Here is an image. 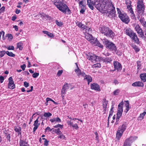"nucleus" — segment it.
<instances>
[{"mask_svg": "<svg viewBox=\"0 0 146 146\" xmlns=\"http://www.w3.org/2000/svg\"><path fill=\"white\" fill-rule=\"evenodd\" d=\"M95 6L98 10L102 13H108L112 17L115 16V7L111 0H101L95 2Z\"/></svg>", "mask_w": 146, "mask_h": 146, "instance_id": "f257e3e1", "label": "nucleus"}, {"mask_svg": "<svg viewBox=\"0 0 146 146\" xmlns=\"http://www.w3.org/2000/svg\"><path fill=\"white\" fill-rule=\"evenodd\" d=\"M53 2L54 4L59 10L62 12L66 13V12L70 11L67 5L64 3L62 0H51Z\"/></svg>", "mask_w": 146, "mask_h": 146, "instance_id": "f03ea898", "label": "nucleus"}, {"mask_svg": "<svg viewBox=\"0 0 146 146\" xmlns=\"http://www.w3.org/2000/svg\"><path fill=\"white\" fill-rule=\"evenodd\" d=\"M90 28H88V29H85V32L86 34H85V38L92 44H94V46H98L102 48L103 46L96 39L94 38L92 36V35L90 34L88 31H89Z\"/></svg>", "mask_w": 146, "mask_h": 146, "instance_id": "7ed1b4c3", "label": "nucleus"}, {"mask_svg": "<svg viewBox=\"0 0 146 146\" xmlns=\"http://www.w3.org/2000/svg\"><path fill=\"white\" fill-rule=\"evenodd\" d=\"M99 29L100 32L106 36L110 37L111 38L113 37L114 33L112 30L107 27L102 26L99 28Z\"/></svg>", "mask_w": 146, "mask_h": 146, "instance_id": "20e7f679", "label": "nucleus"}, {"mask_svg": "<svg viewBox=\"0 0 146 146\" xmlns=\"http://www.w3.org/2000/svg\"><path fill=\"white\" fill-rule=\"evenodd\" d=\"M125 33L129 36L136 43L138 44L139 40L137 38L136 34L133 31L129 28L125 29L124 30Z\"/></svg>", "mask_w": 146, "mask_h": 146, "instance_id": "39448f33", "label": "nucleus"}, {"mask_svg": "<svg viewBox=\"0 0 146 146\" xmlns=\"http://www.w3.org/2000/svg\"><path fill=\"white\" fill-rule=\"evenodd\" d=\"M145 10V5L143 0H137V14L140 15H142Z\"/></svg>", "mask_w": 146, "mask_h": 146, "instance_id": "423d86ee", "label": "nucleus"}, {"mask_svg": "<svg viewBox=\"0 0 146 146\" xmlns=\"http://www.w3.org/2000/svg\"><path fill=\"white\" fill-rule=\"evenodd\" d=\"M117 11L119 17L123 22L128 23L129 21V18L127 14L123 12H121L118 8H117Z\"/></svg>", "mask_w": 146, "mask_h": 146, "instance_id": "0eeeda50", "label": "nucleus"}, {"mask_svg": "<svg viewBox=\"0 0 146 146\" xmlns=\"http://www.w3.org/2000/svg\"><path fill=\"white\" fill-rule=\"evenodd\" d=\"M104 44L106 45V47H108L110 49L115 52L116 48L115 44L112 42H110L106 39H104L103 40Z\"/></svg>", "mask_w": 146, "mask_h": 146, "instance_id": "6e6552de", "label": "nucleus"}, {"mask_svg": "<svg viewBox=\"0 0 146 146\" xmlns=\"http://www.w3.org/2000/svg\"><path fill=\"white\" fill-rule=\"evenodd\" d=\"M123 102L122 101L118 106L117 112L116 117V122L118 121L121 116L123 111Z\"/></svg>", "mask_w": 146, "mask_h": 146, "instance_id": "1a4fd4ad", "label": "nucleus"}, {"mask_svg": "<svg viewBox=\"0 0 146 146\" xmlns=\"http://www.w3.org/2000/svg\"><path fill=\"white\" fill-rule=\"evenodd\" d=\"M86 55L87 59L92 62H94V61H100V56H97L95 54L90 52Z\"/></svg>", "mask_w": 146, "mask_h": 146, "instance_id": "9d476101", "label": "nucleus"}, {"mask_svg": "<svg viewBox=\"0 0 146 146\" xmlns=\"http://www.w3.org/2000/svg\"><path fill=\"white\" fill-rule=\"evenodd\" d=\"M137 138V137L131 136L127 138L125 141L123 146H131L133 142L136 140Z\"/></svg>", "mask_w": 146, "mask_h": 146, "instance_id": "9b49d317", "label": "nucleus"}, {"mask_svg": "<svg viewBox=\"0 0 146 146\" xmlns=\"http://www.w3.org/2000/svg\"><path fill=\"white\" fill-rule=\"evenodd\" d=\"M134 27H135V31L138 34H139V36L142 37L143 36V33L139 25L137 24H135L134 25Z\"/></svg>", "mask_w": 146, "mask_h": 146, "instance_id": "f8f14e48", "label": "nucleus"}, {"mask_svg": "<svg viewBox=\"0 0 146 146\" xmlns=\"http://www.w3.org/2000/svg\"><path fill=\"white\" fill-rule=\"evenodd\" d=\"M90 87L92 90H94L96 91L100 92L101 91L100 86L96 83H94L91 84Z\"/></svg>", "mask_w": 146, "mask_h": 146, "instance_id": "ddd939ff", "label": "nucleus"}, {"mask_svg": "<svg viewBox=\"0 0 146 146\" xmlns=\"http://www.w3.org/2000/svg\"><path fill=\"white\" fill-rule=\"evenodd\" d=\"M9 82L8 84V87L9 88L13 89L15 87V86L14 84V82L13 80L12 77H10L8 79Z\"/></svg>", "mask_w": 146, "mask_h": 146, "instance_id": "4468645a", "label": "nucleus"}, {"mask_svg": "<svg viewBox=\"0 0 146 146\" xmlns=\"http://www.w3.org/2000/svg\"><path fill=\"white\" fill-rule=\"evenodd\" d=\"M113 64L115 70L119 71L121 69L122 67L121 64L118 62L114 61L113 62Z\"/></svg>", "mask_w": 146, "mask_h": 146, "instance_id": "2eb2a0df", "label": "nucleus"}, {"mask_svg": "<svg viewBox=\"0 0 146 146\" xmlns=\"http://www.w3.org/2000/svg\"><path fill=\"white\" fill-rule=\"evenodd\" d=\"M138 18L139 19V21L145 30L146 31V21H145V19L143 17L141 16L140 18L139 16Z\"/></svg>", "mask_w": 146, "mask_h": 146, "instance_id": "dca6fc26", "label": "nucleus"}, {"mask_svg": "<svg viewBox=\"0 0 146 146\" xmlns=\"http://www.w3.org/2000/svg\"><path fill=\"white\" fill-rule=\"evenodd\" d=\"M87 5L89 8L93 10L94 6H95V2H94L92 0H87Z\"/></svg>", "mask_w": 146, "mask_h": 146, "instance_id": "f3484780", "label": "nucleus"}, {"mask_svg": "<svg viewBox=\"0 0 146 146\" xmlns=\"http://www.w3.org/2000/svg\"><path fill=\"white\" fill-rule=\"evenodd\" d=\"M112 60V59L111 58L106 57L104 58L100 57V61H102L106 63H110Z\"/></svg>", "mask_w": 146, "mask_h": 146, "instance_id": "a211bd4d", "label": "nucleus"}, {"mask_svg": "<svg viewBox=\"0 0 146 146\" xmlns=\"http://www.w3.org/2000/svg\"><path fill=\"white\" fill-rule=\"evenodd\" d=\"M38 118L39 117H38L37 119L34 121V123L33 124V125L34 126L33 129V132H34L37 129L38 127L40 125V123H38Z\"/></svg>", "mask_w": 146, "mask_h": 146, "instance_id": "6ab92c4d", "label": "nucleus"}, {"mask_svg": "<svg viewBox=\"0 0 146 146\" xmlns=\"http://www.w3.org/2000/svg\"><path fill=\"white\" fill-rule=\"evenodd\" d=\"M123 133V132L118 129L116 133V139L118 140H119Z\"/></svg>", "mask_w": 146, "mask_h": 146, "instance_id": "aec40b11", "label": "nucleus"}, {"mask_svg": "<svg viewBox=\"0 0 146 146\" xmlns=\"http://www.w3.org/2000/svg\"><path fill=\"white\" fill-rule=\"evenodd\" d=\"M132 86L134 87H143L144 84L141 82L137 81L133 83Z\"/></svg>", "mask_w": 146, "mask_h": 146, "instance_id": "412c9836", "label": "nucleus"}, {"mask_svg": "<svg viewBox=\"0 0 146 146\" xmlns=\"http://www.w3.org/2000/svg\"><path fill=\"white\" fill-rule=\"evenodd\" d=\"M127 126V123L125 122L121 126L119 127L118 129L124 132L126 130Z\"/></svg>", "mask_w": 146, "mask_h": 146, "instance_id": "4be33fe9", "label": "nucleus"}, {"mask_svg": "<svg viewBox=\"0 0 146 146\" xmlns=\"http://www.w3.org/2000/svg\"><path fill=\"white\" fill-rule=\"evenodd\" d=\"M50 121L52 123H54V124H56L60 122H61V119L58 117L53 118L52 119H50Z\"/></svg>", "mask_w": 146, "mask_h": 146, "instance_id": "5701e85b", "label": "nucleus"}, {"mask_svg": "<svg viewBox=\"0 0 146 146\" xmlns=\"http://www.w3.org/2000/svg\"><path fill=\"white\" fill-rule=\"evenodd\" d=\"M20 146H29L27 142L25 140H21L19 142Z\"/></svg>", "mask_w": 146, "mask_h": 146, "instance_id": "b1692460", "label": "nucleus"}, {"mask_svg": "<svg viewBox=\"0 0 146 146\" xmlns=\"http://www.w3.org/2000/svg\"><path fill=\"white\" fill-rule=\"evenodd\" d=\"M83 76L84 77V79H86L87 81L88 84L92 81V78L90 76L88 75H86L85 76L83 75Z\"/></svg>", "mask_w": 146, "mask_h": 146, "instance_id": "393cba45", "label": "nucleus"}, {"mask_svg": "<svg viewBox=\"0 0 146 146\" xmlns=\"http://www.w3.org/2000/svg\"><path fill=\"white\" fill-rule=\"evenodd\" d=\"M67 86V85H64V86L63 87V88L62 90L61 94L62 97L63 98L64 97V95L65 94L66 92V90H65V87H66Z\"/></svg>", "mask_w": 146, "mask_h": 146, "instance_id": "a878e982", "label": "nucleus"}, {"mask_svg": "<svg viewBox=\"0 0 146 146\" xmlns=\"http://www.w3.org/2000/svg\"><path fill=\"white\" fill-rule=\"evenodd\" d=\"M140 76L142 81L143 82L146 81V74H141Z\"/></svg>", "mask_w": 146, "mask_h": 146, "instance_id": "bb28decb", "label": "nucleus"}, {"mask_svg": "<svg viewBox=\"0 0 146 146\" xmlns=\"http://www.w3.org/2000/svg\"><path fill=\"white\" fill-rule=\"evenodd\" d=\"M77 25L79 27H81L82 28H83L84 30L88 29V28L86 26L82 25L81 23L80 22H77Z\"/></svg>", "mask_w": 146, "mask_h": 146, "instance_id": "cd10ccee", "label": "nucleus"}, {"mask_svg": "<svg viewBox=\"0 0 146 146\" xmlns=\"http://www.w3.org/2000/svg\"><path fill=\"white\" fill-rule=\"evenodd\" d=\"M125 102L126 103L125 104V106L126 107V109L125 110V111L126 113H127L129 109V102L128 101H125Z\"/></svg>", "mask_w": 146, "mask_h": 146, "instance_id": "c85d7f7f", "label": "nucleus"}, {"mask_svg": "<svg viewBox=\"0 0 146 146\" xmlns=\"http://www.w3.org/2000/svg\"><path fill=\"white\" fill-rule=\"evenodd\" d=\"M17 47L20 50H22L23 48V43L21 42L17 43Z\"/></svg>", "mask_w": 146, "mask_h": 146, "instance_id": "c756f323", "label": "nucleus"}, {"mask_svg": "<svg viewBox=\"0 0 146 146\" xmlns=\"http://www.w3.org/2000/svg\"><path fill=\"white\" fill-rule=\"evenodd\" d=\"M15 130L17 132L18 135H21V128L20 127H16L15 128Z\"/></svg>", "mask_w": 146, "mask_h": 146, "instance_id": "7c9ffc66", "label": "nucleus"}, {"mask_svg": "<svg viewBox=\"0 0 146 146\" xmlns=\"http://www.w3.org/2000/svg\"><path fill=\"white\" fill-rule=\"evenodd\" d=\"M108 104V102L106 100H104L103 101V107L104 109V110H105L107 108V105Z\"/></svg>", "mask_w": 146, "mask_h": 146, "instance_id": "2f4dec72", "label": "nucleus"}, {"mask_svg": "<svg viewBox=\"0 0 146 146\" xmlns=\"http://www.w3.org/2000/svg\"><path fill=\"white\" fill-rule=\"evenodd\" d=\"M83 0L81 1L79 3V6L80 7H86V4L84 3Z\"/></svg>", "mask_w": 146, "mask_h": 146, "instance_id": "473e14b6", "label": "nucleus"}, {"mask_svg": "<svg viewBox=\"0 0 146 146\" xmlns=\"http://www.w3.org/2000/svg\"><path fill=\"white\" fill-rule=\"evenodd\" d=\"M41 15V17L43 19H50V17H49L48 15H46L44 13H42V14Z\"/></svg>", "mask_w": 146, "mask_h": 146, "instance_id": "72a5a7b5", "label": "nucleus"}, {"mask_svg": "<svg viewBox=\"0 0 146 146\" xmlns=\"http://www.w3.org/2000/svg\"><path fill=\"white\" fill-rule=\"evenodd\" d=\"M101 66V65L100 64V63H98L94 64L92 65V67L93 68H98L100 67Z\"/></svg>", "mask_w": 146, "mask_h": 146, "instance_id": "f704fd0d", "label": "nucleus"}, {"mask_svg": "<svg viewBox=\"0 0 146 146\" xmlns=\"http://www.w3.org/2000/svg\"><path fill=\"white\" fill-rule=\"evenodd\" d=\"M6 54L8 55V56L14 57L15 56V54H13L11 52H9L8 51H6Z\"/></svg>", "mask_w": 146, "mask_h": 146, "instance_id": "c9c22d12", "label": "nucleus"}, {"mask_svg": "<svg viewBox=\"0 0 146 146\" xmlns=\"http://www.w3.org/2000/svg\"><path fill=\"white\" fill-rule=\"evenodd\" d=\"M53 131L58 135L60 134L61 133V131L59 128L54 129L53 130Z\"/></svg>", "mask_w": 146, "mask_h": 146, "instance_id": "e433bc0d", "label": "nucleus"}, {"mask_svg": "<svg viewBox=\"0 0 146 146\" xmlns=\"http://www.w3.org/2000/svg\"><path fill=\"white\" fill-rule=\"evenodd\" d=\"M127 8L128 10V12L130 13L131 12H132L133 11L131 7V5L130 4L129 5H128L127 6Z\"/></svg>", "mask_w": 146, "mask_h": 146, "instance_id": "4c0bfd02", "label": "nucleus"}, {"mask_svg": "<svg viewBox=\"0 0 146 146\" xmlns=\"http://www.w3.org/2000/svg\"><path fill=\"white\" fill-rule=\"evenodd\" d=\"M146 114V112H144L143 113H141L140 116L139 117L140 120H141L143 119L144 116Z\"/></svg>", "mask_w": 146, "mask_h": 146, "instance_id": "58836bf2", "label": "nucleus"}, {"mask_svg": "<svg viewBox=\"0 0 146 146\" xmlns=\"http://www.w3.org/2000/svg\"><path fill=\"white\" fill-rule=\"evenodd\" d=\"M6 36L8 37V40L9 41H11L13 38V36L11 34H8Z\"/></svg>", "mask_w": 146, "mask_h": 146, "instance_id": "ea45409f", "label": "nucleus"}, {"mask_svg": "<svg viewBox=\"0 0 146 146\" xmlns=\"http://www.w3.org/2000/svg\"><path fill=\"white\" fill-rule=\"evenodd\" d=\"M52 114L50 112H46L44 113V116L45 117H48L52 115Z\"/></svg>", "mask_w": 146, "mask_h": 146, "instance_id": "a19ab883", "label": "nucleus"}, {"mask_svg": "<svg viewBox=\"0 0 146 146\" xmlns=\"http://www.w3.org/2000/svg\"><path fill=\"white\" fill-rule=\"evenodd\" d=\"M8 50H14V47L13 46H7L5 47Z\"/></svg>", "mask_w": 146, "mask_h": 146, "instance_id": "79ce46f5", "label": "nucleus"}, {"mask_svg": "<svg viewBox=\"0 0 146 146\" xmlns=\"http://www.w3.org/2000/svg\"><path fill=\"white\" fill-rule=\"evenodd\" d=\"M71 127H72L73 129H77L79 128L77 124L76 123H75L74 124L73 123Z\"/></svg>", "mask_w": 146, "mask_h": 146, "instance_id": "37998d69", "label": "nucleus"}, {"mask_svg": "<svg viewBox=\"0 0 146 146\" xmlns=\"http://www.w3.org/2000/svg\"><path fill=\"white\" fill-rule=\"evenodd\" d=\"M6 53V51L4 50L1 51H0V56L1 57H3L5 54Z\"/></svg>", "mask_w": 146, "mask_h": 146, "instance_id": "c03bdc74", "label": "nucleus"}, {"mask_svg": "<svg viewBox=\"0 0 146 146\" xmlns=\"http://www.w3.org/2000/svg\"><path fill=\"white\" fill-rule=\"evenodd\" d=\"M75 64L76 65V66L77 67V68L75 70V72L76 73L77 72L78 73H81L80 69L78 67V64H77V63H75Z\"/></svg>", "mask_w": 146, "mask_h": 146, "instance_id": "a18cd8bd", "label": "nucleus"}, {"mask_svg": "<svg viewBox=\"0 0 146 146\" xmlns=\"http://www.w3.org/2000/svg\"><path fill=\"white\" fill-rule=\"evenodd\" d=\"M120 92V90L118 89H117L115 90L113 92V94L114 95H117L119 92Z\"/></svg>", "mask_w": 146, "mask_h": 146, "instance_id": "49530a36", "label": "nucleus"}, {"mask_svg": "<svg viewBox=\"0 0 146 146\" xmlns=\"http://www.w3.org/2000/svg\"><path fill=\"white\" fill-rule=\"evenodd\" d=\"M81 9L80 10V13H81L83 14L85 10L86 9V7H81Z\"/></svg>", "mask_w": 146, "mask_h": 146, "instance_id": "de8ad7c7", "label": "nucleus"}, {"mask_svg": "<svg viewBox=\"0 0 146 146\" xmlns=\"http://www.w3.org/2000/svg\"><path fill=\"white\" fill-rule=\"evenodd\" d=\"M56 23L57 25L59 26H61L63 25V24L62 23V22H58L57 21H56Z\"/></svg>", "mask_w": 146, "mask_h": 146, "instance_id": "09e8293b", "label": "nucleus"}, {"mask_svg": "<svg viewBox=\"0 0 146 146\" xmlns=\"http://www.w3.org/2000/svg\"><path fill=\"white\" fill-rule=\"evenodd\" d=\"M131 14V18L133 19H134L135 18V15L134 14L133 11V13L131 12L130 13Z\"/></svg>", "mask_w": 146, "mask_h": 146, "instance_id": "8fccbe9b", "label": "nucleus"}, {"mask_svg": "<svg viewBox=\"0 0 146 146\" xmlns=\"http://www.w3.org/2000/svg\"><path fill=\"white\" fill-rule=\"evenodd\" d=\"M62 127L63 125L60 124H57L54 126V127L55 128L60 127L61 128H62Z\"/></svg>", "mask_w": 146, "mask_h": 146, "instance_id": "3c124183", "label": "nucleus"}, {"mask_svg": "<svg viewBox=\"0 0 146 146\" xmlns=\"http://www.w3.org/2000/svg\"><path fill=\"white\" fill-rule=\"evenodd\" d=\"M58 138L64 139L65 138V137L63 134H60L58 136Z\"/></svg>", "mask_w": 146, "mask_h": 146, "instance_id": "603ef678", "label": "nucleus"}, {"mask_svg": "<svg viewBox=\"0 0 146 146\" xmlns=\"http://www.w3.org/2000/svg\"><path fill=\"white\" fill-rule=\"evenodd\" d=\"M48 36L50 37H52L54 36V35L52 33L48 32L47 34Z\"/></svg>", "mask_w": 146, "mask_h": 146, "instance_id": "864d4df0", "label": "nucleus"}, {"mask_svg": "<svg viewBox=\"0 0 146 146\" xmlns=\"http://www.w3.org/2000/svg\"><path fill=\"white\" fill-rule=\"evenodd\" d=\"M29 83L26 82H25L24 83V86L26 88L29 86Z\"/></svg>", "mask_w": 146, "mask_h": 146, "instance_id": "5fc2aeb1", "label": "nucleus"}, {"mask_svg": "<svg viewBox=\"0 0 146 146\" xmlns=\"http://www.w3.org/2000/svg\"><path fill=\"white\" fill-rule=\"evenodd\" d=\"M4 80V77L3 76H1L0 77V81L1 83H2Z\"/></svg>", "mask_w": 146, "mask_h": 146, "instance_id": "6e6d98bb", "label": "nucleus"}, {"mask_svg": "<svg viewBox=\"0 0 146 146\" xmlns=\"http://www.w3.org/2000/svg\"><path fill=\"white\" fill-rule=\"evenodd\" d=\"M67 123H68V125H70V127H71V126L73 123V122H72V123L71 121H67Z\"/></svg>", "mask_w": 146, "mask_h": 146, "instance_id": "4d7b16f0", "label": "nucleus"}, {"mask_svg": "<svg viewBox=\"0 0 146 146\" xmlns=\"http://www.w3.org/2000/svg\"><path fill=\"white\" fill-rule=\"evenodd\" d=\"M26 67V66L25 64H24L22 65H21V69H22L23 70H25V68Z\"/></svg>", "mask_w": 146, "mask_h": 146, "instance_id": "13d9d810", "label": "nucleus"}, {"mask_svg": "<svg viewBox=\"0 0 146 146\" xmlns=\"http://www.w3.org/2000/svg\"><path fill=\"white\" fill-rule=\"evenodd\" d=\"M133 48L137 52H138L139 50V49L135 46H133Z\"/></svg>", "mask_w": 146, "mask_h": 146, "instance_id": "bf43d9fd", "label": "nucleus"}, {"mask_svg": "<svg viewBox=\"0 0 146 146\" xmlns=\"http://www.w3.org/2000/svg\"><path fill=\"white\" fill-rule=\"evenodd\" d=\"M52 129H51L49 127H46L45 129V131H51Z\"/></svg>", "mask_w": 146, "mask_h": 146, "instance_id": "052dcab7", "label": "nucleus"}, {"mask_svg": "<svg viewBox=\"0 0 146 146\" xmlns=\"http://www.w3.org/2000/svg\"><path fill=\"white\" fill-rule=\"evenodd\" d=\"M39 75V74H33V76L34 78H36Z\"/></svg>", "mask_w": 146, "mask_h": 146, "instance_id": "680f3d73", "label": "nucleus"}, {"mask_svg": "<svg viewBox=\"0 0 146 146\" xmlns=\"http://www.w3.org/2000/svg\"><path fill=\"white\" fill-rule=\"evenodd\" d=\"M48 141L46 139H45V140L44 141V145L45 146H47L48 145Z\"/></svg>", "mask_w": 146, "mask_h": 146, "instance_id": "e2e57ef3", "label": "nucleus"}, {"mask_svg": "<svg viewBox=\"0 0 146 146\" xmlns=\"http://www.w3.org/2000/svg\"><path fill=\"white\" fill-rule=\"evenodd\" d=\"M113 106H112L110 110V114H111V115H112L113 113Z\"/></svg>", "mask_w": 146, "mask_h": 146, "instance_id": "0e129e2a", "label": "nucleus"}, {"mask_svg": "<svg viewBox=\"0 0 146 146\" xmlns=\"http://www.w3.org/2000/svg\"><path fill=\"white\" fill-rule=\"evenodd\" d=\"M13 28L15 29V30L16 31H18V28L17 25H15L13 26Z\"/></svg>", "mask_w": 146, "mask_h": 146, "instance_id": "69168bd1", "label": "nucleus"}, {"mask_svg": "<svg viewBox=\"0 0 146 146\" xmlns=\"http://www.w3.org/2000/svg\"><path fill=\"white\" fill-rule=\"evenodd\" d=\"M52 99H51L50 98H47L46 99V103H48V102L50 101H52Z\"/></svg>", "mask_w": 146, "mask_h": 146, "instance_id": "338daca9", "label": "nucleus"}, {"mask_svg": "<svg viewBox=\"0 0 146 146\" xmlns=\"http://www.w3.org/2000/svg\"><path fill=\"white\" fill-rule=\"evenodd\" d=\"M5 9V7H2L0 9V11L1 12H3Z\"/></svg>", "mask_w": 146, "mask_h": 146, "instance_id": "774afa93", "label": "nucleus"}]
</instances>
